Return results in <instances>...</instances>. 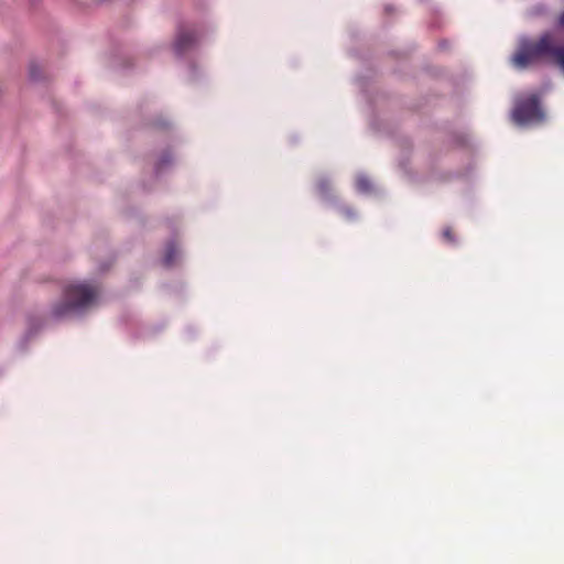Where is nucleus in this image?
I'll list each match as a JSON object with an SVG mask.
<instances>
[{"label": "nucleus", "instance_id": "nucleus-1", "mask_svg": "<svg viewBox=\"0 0 564 564\" xmlns=\"http://www.w3.org/2000/svg\"><path fill=\"white\" fill-rule=\"evenodd\" d=\"M557 25L564 30V11L557 17ZM540 61H551L564 69V46L560 45L554 33L544 32L536 40H523L511 62L519 69L528 68Z\"/></svg>", "mask_w": 564, "mask_h": 564}, {"label": "nucleus", "instance_id": "nucleus-2", "mask_svg": "<svg viewBox=\"0 0 564 564\" xmlns=\"http://www.w3.org/2000/svg\"><path fill=\"white\" fill-rule=\"evenodd\" d=\"M98 296L96 286L88 283L69 284L64 289L63 300L53 307L55 317L82 312L90 306Z\"/></svg>", "mask_w": 564, "mask_h": 564}, {"label": "nucleus", "instance_id": "nucleus-3", "mask_svg": "<svg viewBox=\"0 0 564 564\" xmlns=\"http://www.w3.org/2000/svg\"><path fill=\"white\" fill-rule=\"evenodd\" d=\"M545 118L538 94H523L514 98L511 119L518 126L541 123Z\"/></svg>", "mask_w": 564, "mask_h": 564}, {"label": "nucleus", "instance_id": "nucleus-4", "mask_svg": "<svg viewBox=\"0 0 564 564\" xmlns=\"http://www.w3.org/2000/svg\"><path fill=\"white\" fill-rule=\"evenodd\" d=\"M197 39L198 35L196 31L191 29H182L176 36L174 48L178 54H182L191 48L197 42Z\"/></svg>", "mask_w": 564, "mask_h": 564}, {"label": "nucleus", "instance_id": "nucleus-5", "mask_svg": "<svg viewBox=\"0 0 564 564\" xmlns=\"http://www.w3.org/2000/svg\"><path fill=\"white\" fill-rule=\"evenodd\" d=\"M316 189L323 198H329L332 193V184L327 178H321L316 183Z\"/></svg>", "mask_w": 564, "mask_h": 564}, {"label": "nucleus", "instance_id": "nucleus-6", "mask_svg": "<svg viewBox=\"0 0 564 564\" xmlns=\"http://www.w3.org/2000/svg\"><path fill=\"white\" fill-rule=\"evenodd\" d=\"M356 185H357L358 191L364 192V193L369 192L371 189V183L365 176L358 177Z\"/></svg>", "mask_w": 564, "mask_h": 564}, {"label": "nucleus", "instance_id": "nucleus-7", "mask_svg": "<svg viewBox=\"0 0 564 564\" xmlns=\"http://www.w3.org/2000/svg\"><path fill=\"white\" fill-rule=\"evenodd\" d=\"M177 253V250H176V247L174 246H169L167 247V250H166V253H165V257H164V262L166 265H172L173 262H174V257L176 256Z\"/></svg>", "mask_w": 564, "mask_h": 564}, {"label": "nucleus", "instance_id": "nucleus-8", "mask_svg": "<svg viewBox=\"0 0 564 564\" xmlns=\"http://www.w3.org/2000/svg\"><path fill=\"white\" fill-rule=\"evenodd\" d=\"M443 237H444V239H445L446 241H448V242H454V240H455V239H454V234H453V231H452V229H451V228H445V229L443 230Z\"/></svg>", "mask_w": 564, "mask_h": 564}, {"label": "nucleus", "instance_id": "nucleus-9", "mask_svg": "<svg viewBox=\"0 0 564 564\" xmlns=\"http://www.w3.org/2000/svg\"><path fill=\"white\" fill-rule=\"evenodd\" d=\"M343 213H344V214H345V216H346V217H348V218H354V216H355L354 210H352V209H350V208H348V207L344 208V209H343Z\"/></svg>", "mask_w": 564, "mask_h": 564}, {"label": "nucleus", "instance_id": "nucleus-10", "mask_svg": "<svg viewBox=\"0 0 564 564\" xmlns=\"http://www.w3.org/2000/svg\"><path fill=\"white\" fill-rule=\"evenodd\" d=\"M169 161H170V156H166V158L164 156V158L161 160V162H160V167H162V166H163V164L167 163Z\"/></svg>", "mask_w": 564, "mask_h": 564}]
</instances>
